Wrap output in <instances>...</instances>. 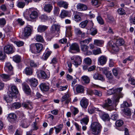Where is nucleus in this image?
<instances>
[{
    "label": "nucleus",
    "instance_id": "1",
    "mask_svg": "<svg viewBox=\"0 0 135 135\" xmlns=\"http://www.w3.org/2000/svg\"><path fill=\"white\" fill-rule=\"evenodd\" d=\"M122 90V88H121L115 89L112 88L108 90L107 94L109 95L114 94L112 100L113 103L116 104L119 102V99L123 97V94L121 93Z\"/></svg>",
    "mask_w": 135,
    "mask_h": 135
},
{
    "label": "nucleus",
    "instance_id": "2",
    "mask_svg": "<svg viewBox=\"0 0 135 135\" xmlns=\"http://www.w3.org/2000/svg\"><path fill=\"white\" fill-rule=\"evenodd\" d=\"M124 40L122 38H118L116 40L115 44L112 41H109L107 44V47L111 49L115 52L119 51V46L124 44Z\"/></svg>",
    "mask_w": 135,
    "mask_h": 135
},
{
    "label": "nucleus",
    "instance_id": "3",
    "mask_svg": "<svg viewBox=\"0 0 135 135\" xmlns=\"http://www.w3.org/2000/svg\"><path fill=\"white\" fill-rule=\"evenodd\" d=\"M43 49L42 45L40 43H37L35 44H32L30 45V50L32 53L36 54L39 53Z\"/></svg>",
    "mask_w": 135,
    "mask_h": 135
},
{
    "label": "nucleus",
    "instance_id": "4",
    "mask_svg": "<svg viewBox=\"0 0 135 135\" xmlns=\"http://www.w3.org/2000/svg\"><path fill=\"white\" fill-rule=\"evenodd\" d=\"M101 128V125L97 122H94L91 125V129L92 133L94 134H98L100 132Z\"/></svg>",
    "mask_w": 135,
    "mask_h": 135
},
{
    "label": "nucleus",
    "instance_id": "5",
    "mask_svg": "<svg viewBox=\"0 0 135 135\" xmlns=\"http://www.w3.org/2000/svg\"><path fill=\"white\" fill-rule=\"evenodd\" d=\"M71 62L76 67H78L81 62V59L78 56H73L71 58Z\"/></svg>",
    "mask_w": 135,
    "mask_h": 135
},
{
    "label": "nucleus",
    "instance_id": "6",
    "mask_svg": "<svg viewBox=\"0 0 135 135\" xmlns=\"http://www.w3.org/2000/svg\"><path fill=\"white\" fill-rule=\"evenodd\" d=\"M105 103L104 105V107L107 108V109L110 111L113 109V103L111 99L108 98L105 100Z\"/></svg>",
    "mask_w": 135,
    "mask_h": 135
},
{
    "label": "nucleus",
    "instance_id": "7",
    "mask_svg": "<svg viewBox=\"0 0 135 135\" xmlns=\"http://www.w3.org/2000/svg\"><path fill=\"white\" fill-rule=\"evenodd\" d=\"M81 51L85 55H89L92 54V52L90 51L89 50V47L86 45H81Z\"/></svg>",
    "mask_w": 135,
    "mask_h": 135
},
{
    "label": "nucleus",
    "instance_id": "8",
    "mask_svg": "<svg viewBox=\"0 0 135 135\" xmlns=\"http://www.w3.org/2000/svg\"><path fill=\"white\" fill-rule=\"evenodd\" d=\"M33 27L30 25H28L24 28V36H27L30 35L32 30H33Z\"/></svg>",
    "mask_w": 135,
    "mask_h": 135
},
{
    "label": "nucleus",
    "instance_id": "9",
    "mask_svg": "<svg viewBox=\"0 0 135 135\" xmlns=\"http://www.w3.org/2000/svg\"><path fill=\"white\" fill-rule=\"evenodd\" d=\"M4 52L9 54H12L14 52L13 46L10 45H6L4 47Z\"/></svg>",
    "mask_w": 135,
    "mask_h": 135
},
{
    "label": "nucleus",
    "instance_id": "10",
    "mask_svg": "<svg viewBox=\"0 0 135 135\" xmlns=\"http://www.w3.org/2000/svg\"><path fill=\"white\" fill-rule=\"evenodd\" d=\"M9 121L11 123H13L16 122L17 120V117L16 114L14 113L9 114L7 117Z\"/></svg>",
    "mask_w": 135,
    "mask_h": 135
},
{
    "label": "nucleus",
    "instance_id": "11",
    "mask_svg": "<svg viewBox=\"0 0 135 135\" xmlns=\"http://www.w3.org/2000/svg\"><path fill=\"white\" fill-rule=\"evenodd\" d=\"M28 81L30 86L32 87H36L38 84V81L35 78H32L28 79Z\"/></svg>",
    "mask_w": 135,
    "mask_h": 135
},
{
    "label": "nucleus",
    "instance_id": "12",
    "mask_svg": "<svg viewBox=\"0 0 135 135\" xmlns=\"http://www.w3.org/2000/svg\"><path fill=\"white\" fill-rule=\"evenodd\" d=\"M53 8V6L51 4L47 3L45 4L44 6V10L47 13H50Z\"/></svg>",
    "mask_w": 135,
    "mask_h": 135
},
{
    "label": "nucleus",
    "instance_id": "13",
    "mask_svg": "<svg viewBox=\"0 0 135 135\" xmlns=\"http://www.w3.org/2000/svg\"><path fill=\"white\" fill-rule=\"evenodd\" d=\"M73 50L75 51L76 52H79L80 51L79 47L78 45L76 43L72 44L70 46L69 51L71 53H73Z\"/></svg>",
    "mask_w": 135,
    "mask_h": 135
},
{
    "label": "nucleus",
    "instance_id": "14",
    "mask_svg": "<svg viewBox=\"0 0 135 135\" xmlns=\"http://www.w3.org/2000/svg\"><path fill=\"white\" fill-rule=\"evenodd\" d=\"M10 94H12L13 96H15L18 94V91L16 86L12 85L11 87V88L8 92Z\"/></svg>",
    "mask_w": 135,
    "mask_h": 135
},
{
    "label": "nucleus",
    "instance_id": "15",
    "mask_svg": "<svg viewBox=\"0 0 135 135\" xmlns=\"http://www.w3.org/2000/svg\"><path fill=\"white\" fill-rule=\"evenodd\" d=\"M107 61L106 57L103 55L100 56L98 58V62L101 65H104L106 63Z\"/></svg>",
    "mask_w": 135,
    "mask_h": 135
},
{
    "label": "nucleus",
    "instance_id": "16",
    "mask_svg": "<svg viewBox=\"0 0 135 135\" xmlns=\"http://www.w3.org/2000/svg\"><path fill=\"white\" fill-rule=\"evenodd\" d=\"M57 4L60 7H63L65 9H67L68 7L69 4L66 2L61 1L58 2Z\"/></svg>",
    "mask_w": 135,
    "mask_h": 135
},
{
    "label": "nucleus",
    "instance_id": "17",
    "mask_svg": "<svg viewBox=\"0 0 135 135\" xmlns=\"http://www.w3.org/2000/svg\"><path fill=\"white\" fill-rule=\"evenodd\" d=\"M37 17L38 13L36 11H32L30 15V20L32 21H35Z\"/></svg>",
    "mask_w": 135,
    "mask_h": 135
},
{
    "label": "nucleus",
    "instance_id": "18",
    "mask_svg": "<svg viewBox=\"0 0 135 135\" xmlns=\"http://www.w3.org/2000/svg\"><path fill=\"white\" fill-rule=\"evenodd\" d=\"M71 99L69 98V95L66 94L63 96L61 98V101L62 102L65 101V103L68 104L70 101Z\"/></svg>",
    "mask_w": 135,
    "mask_h": 135
},
{
    "label": "nucleus",
    "instance_id": "19",
    "mask_svg": "<svg viewBox=\"0 0 135 135\" xmlns=\"http://www.w3.org/2000/svg\"><path fill=\"white\" fill-rule=\"evenodd\" d=\"M88 100L85 98H83L81 100L80 104L81 106L84 108H86L88 105Z\"/></svg>",
    "mask_w": 135,
    "mask_h": 135
},
{
    "label": "nucleus",
    "instance_id": "20",
    "mask_svg": "<svg viewBox=\"0 0 135 135\" xmlns=\"http://www.w3.org/2000/svg\"><path fill=\"white\" fill-rule=\"evenodd\" d=\"M76 7L78 9L79 11H85L87 9L86 6L81 3H78Z\"/></svg>",
    "mask_w": 135,
    "mask_h": 135
},
{
    "label": "nucleus",
    "instance_id": "21",
    "mask_svg": "<svg viewBox=\"0 0 135 135\" xmlns=\"http://www.w3.org/2000/svg\"><path fill=\"white\" fill-rule=\"evenodd\" d=\"M29 125V122L27 119L22 120L21 122L20 126L23 128H27Z\"/></svg>",
    "mask_w": 135,
    "mask_h": 135
},
{
    "label": "nucleus",
    "instance_id": "22",
    "mask_svg": "<svg viewBox=\"0 0 135 135\" xmlns=\"http://www.w3.org/2000/svg\"><path fill=\"white\" fill-rule=\"evenodd\" d=\"M40 88L42 91H47L49 89L48 84L45 83H42L40 85Z\"/></svg>",
    "mask_w": 135,
    "mask_h": 135
},
{
    "label": "nucleus",
    "instance_id": "23",
    "mask_svg": "<svg viewBox=\"0 0 135 135\" xmlns=\"http://www.w3.org/2000/svg\"><path fill=\"white\" fill-rule=\"evenodd\" d=\"M8 95L5 98V100L7 103H10L12 101L13 98H16V96H13L12 94L8 93Z\"/></svg>",
    "mask_w": 135,
    "mask_h": 135
},
{
    "label": "nucleus",
    "instance_id": "24",
    "mask_svg": "<svg viewBox=\"0 0 135 135\" xmlns=\"http://www.w3.org/2000/svg\"><path fill=\"white\" fill-rule=\"evenodd\" d=\"M60 26L54 24L52 25L51 29V31L52 33L55 32H58L60 29Z\"/></svg>",
    "mask_w": 135,
    "mask_h": 135
},
{
    "label": "nucleus",
    "instance_id": "25",
    "mask_svg": "<svg viewBox=\"0 0 135 135\" xmlns=\"http://www.w3.org/2000/svg\"><path fill=\"white\" fill-rule=\"evenodd\" d=\"M23 89L25 93L29 95L31 93V90L29 86L27 85L24 84L23 86Z\"/></svg>",
    "mask_w": 135,
    "mask_h": 135
},
{
    "label": "nucleus",
    "instance_id": "26",
    "mask_svg": "<svg viewBox=\"0 0 135 135\" xmlns=\"http://www.w3.org/2000/svg\"><path fill=\"white\" fill-rule=\"evenodd\" d=\"M48 28V27L44 25H40L37 28L38 31L40 32H44Z\"/></svg>",
    "mask_w": 135,
    "mask_h": 135
},
{
    "label": "nucleus",
    "instance_id": "27",
    "mask_svg": "<svg viewBox=\"0 0 135 135\" xmlns=\"http://www.w3.org/2000/svg\"><path fill=\"white\" fill-rule=\"evenodd\" d=\"M104 41L102 40L96 39L94 41V45L99 46H102L104 44Z\"/></svg>",
    "mask_w": 135,
    "mask_h": 135
},
{
    "label": "nucleus",
    "instance_id": "28",
    "mask_svg": "<svg viewBox=\"0 0 135 135\" xmlns=\"http://www.w3.org/2000/svg\"><path fill=\"white\" fill-rule=\"evenodd\" d=\"M23 72L27 75H30L32 74L33 71L30 68L27 67L24 69Z\"/></svg>",
    "mask_w": 135,
    "mask_h": 135
},
{
    "label": "nucleus",
    "instance_id": "29",
    "mask_svg": "<svg viewBox=\"0 0 135 135\" xmlns=\"http://www.w3.org/2000/svg\"><path fill=\"white\" fill-rule=\"evenodd\" d=\"M107 79V81L110 83H112L114 80L113 76L112 74L109 72L105 75Z\"/></svg>",
    "mask_w": 135,
    "mask_h": 135
},
{
    "label": "nucleus",
    "instance_id": "30",
    "mask_svg": "<svg viewBox=\"0 0 135 135\" xmlns=\"http://www.w3.org/2000/svg\"><path fill=\"white\" fill-rule=\"evenodd\" d=\"M76 91L78 93H82L84 91V87L81 85H78L76 87Z\"/></svg>",
    "mask_w": 135,
    "mask_h": 135
},
{
    "label": "nucleus",
    "instance_id": "31",
    "mask_svg": "<svg viewBox=\"0 0 135 135\" xmlns=\"http://www.w3.org/2000/svg\"><path fill=\"white\" fill-rule=\"evenodd\" d=\"M6 67L8 70V72H10V75H12L13 74V72L12 71L13 67L10 63L9 62L6 63Z\"/></svg>",
    "mask_w": 135,
    "mask_h": 135
},
{
    "label": "nucleus",
    "instance_id": "32",
    "mask_svg": "<svg viewBox=\"0 0 135 135\" xmlns=\"http://www.w3.org/2000/svg\"><path fill=\"white\" fill-rule=\"evenodd\" d=\"M22 106L25 108L28 109H31L32 108V103L29 102L23 103Z\"/></svg>",
    "mask_w": 135,
    "mask_h": 135
},
{
    "label": "nucleus",
    "instance_id": "33",
    "mask_svg": "<svg viewBox=\"0 0 135 135\" xmlns=\"http://www.w3.org/2000/svg\"><path fill=\"white\" fill-rule=\"evenodd\" d=\"M37 76L40 78L45 79L47 78V75L45 72L43 71H41L40 73L37 74Z\"/></svg>",
    "mask_w": 135,
    "mask_h": 135
},
{
    "label": "nucleus",
    "instance_id": "34",
    "mask_svg": "<svg viewBox=\"0 0 135 135\" xmlns=\"http://www.w3.org/2000/svg\"><path fill=\"white\" fill-rule=\"evenodd\" d=\"M81 81L84 83L88 84L90 82L89 78L87 76L84 75L81 78Z\"/></svg>",
    "mask_w": 135,
    "mask_h": 135
},
{
    "label": "nucleus",
    "instance_id": "35",
    "mask_svg": "<svg viewBox=\"0 0 135 135\" xmlns=\"http://www.w3.org/2000/svg\"><path fill=\"white\" fill-rule=\"evenodd\" d=\"M113 73L114 75L116 77H118L120 74V70L118 68H115L112 69ZM118 78H119L118 77Z\"/></svg>",
    "mask_w": 135,
    "mask_h": 135
},
{
    "label": "nucleus",
    "instance_id": "36",
    "mask_svg": "<svg viewBox=\"0 0 135 135\" xmlns=\"http://www.w3.org/2000/svg\"><path fill=\"white\" fill-rule=\"evenodd\" d=\"M71 27L70 26L66 27V36H68V37H70L72 36Z\"/></svg>",
    "mask_w": 135,
    "mask_h": 135
},
{
    "label": "nucleus",
    "instance_id": "37",
    "mask_svg": "<svg viewBox=\"0 0 135 135\" xmlns=\"http://www.w3.org/2000/svg\"><path fill=\"white\" fill-rule=\"evenodd\" d=\"M92 40L91 38H88L85 39L84 40L81 41H80V43L81 45H86V44H88Z\"/></svg>",
    "mask_w": 135,
    "mask_h": 135
},
{
    "label": "nucleus",
    "instance_id": "38",
    "mask_svg": "<svg viewBox=\"0 0 135 135\" xmlns=\"http://www.w3.org/2000/svg\"><path fill=\"white\" fill-rule=\"evenodd\" d=\"M0 77L3 81H5L8 80L10 79L9 76L5 74H1L0 75Z\"/></svg>",
    "mask_w": 135,
    "mask_h": 135
},
{
    "label": "nucleus",
    "instance_id": "39",
    "mask_svg": "<svg viewBox=\"0 0 135 135\" xmlns=\"http://www.w3.org/2000/svg\"><path fill=\"white\" fill-rule=\"evenodd\" d=\"M69 14V12L65 10H62L60 14V17L61 18H64L67 16Z\"/></svg>",
    "mask_w": 135,
    "mask_h": 135
},
{
    "label": "nucleus",
    "instance_id": "40",
    "mask_svg": "<svg viewBox=\"0 0 135 135\" xmlns=\"http://www.w3.org/2000/svg\"><path fill=\"white\" fill-rule=\"evenodd\" d=\"M51 53V51H48L44 53L42 56V59L44 60H46L50 55Z\"/></svg>",
    "mask_w": 135,
    "mask_h": 135
},
{
    "label": "nucleus",
    "instance_id": "41",
    "mask_svg": "<svg viewBox=\"0 0 135 135\" xmlns=\"http://www.w3.org/2000/svg\"><path fill=\"white\" fill-rule=\"evenodd\" d=\"M62 124H60L57 127H55L54 128L55 129V132L56 134L59 133L62 129L63 127Z\"/></svg>",
    "mask_w": 135,
    "mask_h": 135
},
{
    "label": "nucleus",
    "instance_id": "42",
    "mask_svg": "<svg viewBox=\"0 0 135 135\" xmlns=\"http://www.w3.org/2000/svg\"><path fill=\"white\" fill-rule=\"evenodd\" d=\"M13 60L17 63L19 62L21 60V57L19 55H16L13 57Z\"/></svg>",
    "mask_w": 135,
    "mask_h": 135
},
{
    "label": "nucleus",
    "instance_id": "43",
    "mask_svg": "<svg viewBox=\"0 0 135 135\" xmlns=\"http://www.w3.org/2000/svg\"><path fill=\"white\" fill-rule=\"evenodd\" d=\"M134 59V57L132 56H130L127 58L124 59L123 61L124 63H126L128 61L131 62L133 61Z\"/></svg>",
    "mask_w": 135,
    "mask_h": 135
},
{
    "label": "nucleus",
    "instance_id": "44",
    "mask_svg": "<svg viewBox=\"0 0 135 135\" xmlns=\"http://www.w3.org/2000/svg\"><path fill=\"white\" fill-rule=\"evenodd\" d=\"M108 68L105 67L103 68H101L100 70L101 71H102L103 73L105 75L109 73L110 72L108 70Z\"/></svg>",
    "mask_w": 135,
    "mask_h": 135
},
{
    "label": "nucleus",
    "instance_id": "45",
    "mask_svg": "<svg viewBox=\"0 0 135 135\" xmlns=\"http://www.w3.org/2000/svg\"><path fill=\"white\" fill-rule=\"evenodd\" d=\"M89 121V119L87 117H85L82 119L80 120V123L82 125H86Z\"/></svg>",
    "mask_w": 135,
    "mask_h": 135
},
{
    "label": "nucleus",
    "instance_id": "46",
    "mask_svg": "<svg viewBox=\"0 0 135 135\" xmlns=\"http://www.w3.org/2000/svg\"><path fill=\"white\" fill-rule=\"evenodd\" d=\"M102 53L101 50L100 48H98L94 50L93 51V54L96 55Z\"/></svg>",
    "mask_w": 135,
    "mask_h": 135
},
{
    "label": "nucleus",
    "instance_id": "47",
    "mask_svg": "<svg viewBox=\"0 0 135 135\" xmlns=\"http://www.w3.org/2000/svg\"><path fill=\"white\" fill-rule=\"evenodd\" d=\"M84 61L85 64L89 65H90L91 63V60L89 57H87L85 58L84 60Z\"/></svg>",
    "mask_w": 135,
    "mask_h": 135
},
{
    "label": "nucleus",
    "instance_id": "48",
    "mask_svg": "<svg viewBox=\"0 0 135 135\" xmlns=\"http://www.w3.org/2000/svg\"><path fill=\"white\" fill-rule=\"evenodd\" d=\"M88 21L87 20H85L81 22L80 24V26L82 28H85L86 26Z\"/></svg>",
    "mask_w": 135,
    "mask_h": 135
},
{
    "label": "nucleus",
    "instance_id": "49",
    "mask_svg": "<svg viewBox=\"0 0 135 135\" xmlns=\"http://www.w3.org/2000/svg\"><path fill=\"white\" fill-rule=\"evenodd\" d=\"M90 30L91 31L90 34L93 36L95 35L97 33V29L95 28L92 27L90 29Z\"/></svg>",
    "mask_w": 135,
    "mask_h": 135
},
{
    "label": "nucleus",
    "instance_id": "50",
    "mask_svg": "<svg viewBox=\"0 0 135 135\" xmlns=\"http://www.w3.org/2000/svg\"><path fill=\"white\" fill-rule=\"evenodd\" d=\"M74 17L75 21L77 22H80L81 20V17L78 15H75Z\"/></svg>",
    "mask_w": 135,
    "mask_h": 135
},
{
    "label": "nucleus",
    "instance_id": "51",
    "mask_svg": "<svg viewBox=\"0 0 135 135\" xmlns=\"http://www.w3.org/2000/svg\"><path fill=\"white\" fill-rule=\"evenodd\" d=\"M115 124L117 126L119 127L123 124V122L122 120H119L116 122Z\"/></svg>",
    "mask_w": 135,
    "mask_h": 135
},
{
    "label": "nucleus",
    "instance_id": "52",
    "mask_svg": "<svg viewBox=\"0 0 135 135\" xmlns=\"http://www.w3.org/2000/svg\"><path fill=\"white\" fill-rule=\"evenodd\" d=\"M14 43L18 47L23 46L24 44L23 42L21 41H15L14 42Z\"/></svg>",
    "mask_w": 135,
    "mask_h": 135
},
{
    "label": "nucleus",
    "instance_id": "53",
    "mask_svg": "<svg viewBox=\"0 0 135 135\" xmlns=\"http://www.w3.org/2000/svg\"><path fill=\"white\" fill-rule=\"evenodd\" d=\"M36 40L37 41L42 42L44 41V39L41 36L38 35H36Z\"/></svg>",
    "mask_w": 135,
    "mask_h": 135
},
{
    "label": "nucleus",
    "instance_id": "54",
    "mask_svg": "<svg viewBox=\"0 0 135 135\" xmlns=\"http://www.w3.org/2000/svg\"><path fill=\"white\" fill-rule=\"evenodd\" d=\"M124 112V114L127 115H131V112L129 108H127L125 109Z\"/></svg>",
    "mask_w": 135,
    "mask_h": 135
},
{
    "label": "nucleus",
    "instance_id": "55",
    "mask_svg": "<svg viewBox=\"0 0 135 135\" xmlns=\"http://www.w3.org/2000/svg\"><path fill=\"white\" fill-rule=\"evenodd\" d=\"M12 106L13 108L17 109L21 107V105L19 103H15L12 104Z\"/></svg>",
    "mask_w": 135,
    "mask_h": 135
},
{
    "label": "nucleus",
    "instance_id": "56",
    "mask_svg": "<svg viewBox=\"0 0 135 135\" xmlns=\"http://www.w3.org/2000/svg\"><path fill=\"white\" fill-rule=\"evenodd\" d=\"M117 11L120 15H123L126 13L124 10L122 8L118 9Z\"/></svg>",
    "mask_w": 135,
    "mask_h": 135
},
{
    "label": "nucleus",
    "instance_id": "57",
    "mask_svg": "<svg viewBox=\"0 0 135 135\" xmlns=\"http://www.w3.org/2000/svg\"><path fill=\"white\" fill-rule=\"evenodd\" d=\"M128 81L129 83L131 84L135 85V79H134L133 77H130L128 79Z\"/></svg>",
    "mask_w": 135,
    "mask_h": 135
},
{
    "label": "nucleus",
    "instance_id": "58",
    "mask_svg": "<svg viewBox=\"0 0 135 135\" xmlns=\"http://www.w3.org/2000/svg\"><path fill=\"white\" fill-rule=\"evenodd\" d=\"M40 18L42 21H45L48 20V17L46 15H43L41 16Z\"/></svg>",
    "mask_w": 135,
    "mask_h": 135
},
{
    "label": "nucleus",
    "instance_id": "59",
    "mask_svg": "<svg viewBox=\"0 0 135 135\" xmlns=\"http://www.w3.org/2000/svg\"><path fill=\"white\" fill-rule=\"evenodd\" d=\"M93 93L99 96L100 97L102 96V93L101 91H98L96 90H95L93 91Z\"/></svg>",
    "mask_w": 135,
    "mask_h": 135
},
{
    "label": "nucleus",
    "instance_id": "60",
    "mask_svg": "<svg viewBox=\"0 0 135 135\" xmlns=\"http://www.w3.org/2000/svg\"><path fill=\"white\" fill-rule=\"evenodd\" d=\"M97 21L98 23L101 24L103 25L104 24V22L102 18L100 16H98L97 18Z\"/></svg>",
    "mask_w": 135,
    "mask_h": 135
},
{
    "label": "nucleus",
    "instance_id": "61",
    "mask_svg": "<svg viewBox=\"0 0 135 135\" xmlns=\"http://www.w3.org/2000/svg\"><path fill=\"white\" fill-rule=\"evenodd\" d=\"M60 9L57 7H55L54 8V13L56 15H57L59 13Z\"/></svg>",
    "mask_w": 135,
    "mask_h": 135
},
{
    "label": "nucleus",
    "instance_id": "62",
    "mask_svg": "<svg viewBox=\"0 0 135 135\" xmlns=\"http://www.w3.org/2000/svg\"><path fill=\"white\" fill-rule=\"evenodd\" d=\"M131 104H129L126 102H124L122 104L121 106L123 108H124L125 107H130L131 105Z\"/></svg>",
    "mask_w": 135,
    "mask_h": 135
},
{
    "label": "nucleus",
    "instance_id": "63",
    "mask_svg": "<svg viewBox=\"0 0 135 135\" xmlns=\"http://www.w3.org/2000/svg\"><path fill=\"white\" fill-rule=\"evenodd\" d=\"M5 30L6 32H12V27L9 25L7 26L5 28Z\"/></svg>",
    "mask_w": 135,
    "mask_h": 135
},
{
    "label": "nucleus",
    "instance_id": "64",
    "mask_svg": "<svg viewBox=\"0 0 135 135\" xmlns=\"http://www.w3.org/2000/svg\"><path fill=\"white\" fill-rule=\"evenodd\" d=\"M129 20L131 23L135 25V17H133L132 16H130L129 17Z\"/></svg>",
    "mask_w": 135,
    "mask_h": 135
}]
</instances>
